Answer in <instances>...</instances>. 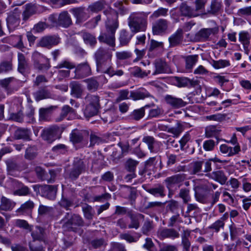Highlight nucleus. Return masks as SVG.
Segmentation results:
<instances>
[{"instance_id":"obj_12","label":"nucleus","mask_w":251,"mask_h":251,"mask_svg":"<svg viewBox=\"0 0 251 251\" xmlns=\"http://www.w3.org/2000/svg\"><path fill=\"white\" fill-rule=\"evenodd\" d=\"M75 78L80 79L91 75V69L87 62H85L77 65L75 70Z\"/></svg>"},{"instance_id":"obj_10","label":"nucleus","mask_w":251,"mask_h":251,"mask_svg":"<svg viewBox=\"0 0 251 251\" xmlns=\"http://www.w3.org/2000/svg\"><path fill=\"white\" fill-rule=\"evenodd\" d=\"M168 28V21L160 19L152 24V31L153 35H162L165 34Z\"/></svg>"},{"instance_id":"obj_13","label":"nucleus","mask_w":251,"mask_h":251,"mask_svg":"<svg viewBox=\"0 0 251 251\" xmlns=\"http://www.w3.org/2000/svg\"><path fill=\"white\" fill-rule=\"evenodd\" d=\"M59 42L60 38L56 35L45 36L40 40L38 46L50 48L53 46L57 45Z\"/></svg>"},{"instance_id":"obj_22","label":"nucleus","mask_w":251,"mask_h":251,"mask_svg":"<svg viewBox=\"0 0 251 251\" xmlns=\"http://www.w3.org/2000/svg\"><path fill=\"white\" fill-rule=\"evenodd\" d=\"M206 176L221 185L225 184L227 180V177L225 173L221 170L213 171L211 173L207 174Z\"/></svg>"},{"instance_id":"obj_38","label":"nucleus","mask_w":251,"mask_h":251,"mask_svg":"<svg viewBox=\"0 0 251 251\" xmlns=\"http://www.w3.org/2000/svg\"><path fill=\"white\" fill-rule=\"evenodd\" d=\"M149 105H146L139 109L134 110L129 115V117L134 120L139 121L143 118L145 114V109L146 107H149Z\"/></svg>"},{"instance_id":"obj_42","label":"nucleus","mask_w":251,"mask_h":251,"mask_svg":"<svg viewBox=\"0 0 251 251\" xmlns=\"http://www.w3.org/2000/svg\"><path fill=\"white\" fill-rule=\"evenodd\" d=\"M171 82L178 87H183L189 86L190 81L187 77L174 76L171 78Z\"/></svg>"},{"instance_id":"obj_11","label":"nucleus","mask_w":251,"mask_h":251,"mask_svg":"<svg viewBox=\"0 0 251 251\" xmlns=\"http://www.w3.org/2000/svg\"><path fill=\"white\" fill-rule=\"evenodd\" d=\"M187 175L185 174H178L167 177L165 180L167 188L170 190L175 185L178 184L180 187L181 183L186 178Z\"/></svg>"},{"instance_id":"obj_30","label":"nucleus","mask_w":251,"mask_h":251,"mask_svg":"<svg viewBox=\"0 0 251 251\" xmlns=\"http://www.w3.org/2000/svg\"><path fill=\"white\" fill-rule=\"evenodd\" d=\"M31 132L29 129L25 128H17L14 134V138L17 140L23 139L24 140H30Z\"/></svg>"},{"instance_id":"obj_18","label":"nucleus","mask_w":251,"mask_h":251,"mask_svg":"<svg viewBox=\"0 0 251 251\" xmlns=\"http://www.w3.org/2000/svg\"><path fill=\"white\" fill-rule=\"evenodd\" d=\"M153 65L155 68V71L152 74L153 75H155L157 74L167 73L170 71V69L167 63L165 61L161 59H156L153 62Z\"/></svg>"},{"instance_id":"obj_53","label":"nucleus","mask_w":251,"mask_h":251,"mask_svg":"<svg viewBox=\"0 0 251 251\" xmlns=\"http://www.w3.org/2000/svg\"><path fill=\"white\" fill-rule=\"evenodd\" d=\"M181 14L184 16L195 17L197 15L194 13L193 10L185 3H182L180 6Z\"/></svg>"},{"instance_id":"obj_19","label":"nucleus","mask_w":251,"mask_h":251,"mask_svg":"<svg viewBox=\"0 0 251 251\" xmlns=\"http://www.w3.org/2000/svg\"><path fill=\"white\" fill-rule=\"evenodd\" d=\"M142 141L147 145L150 152L156 153L159 151V147L161 143L156 141L152 136H144L142 139Z\"/></svg>"},{"instance_id":"obj_5","label":"nucleus","mask_w":251,"mask_h":251,"mask_svg":"<svg viewBox=\"0 0 251 251\" xmlns=\"http://www.w3.org/2000/svg\"><path fill=\"white\" fill-rule=\"evenodd\" d=\"M63 130L64 128L62 126H52L43 130L42 137L44 140L50 143L55 140L59 139Z\"/></svg>"},{"instance_id":"obj_64","label":"nucleus","mask_w":251,"mask_h":251,"mask_svg":"<svg viewBox=\"0 0 251 251\" xmlns=\"http://www.w3.org/2000/svg\"><path fill=\"white\" fill-rule=\"evenodd\" d=\"M211 64L215 69H218L228 66L230 63L226 60H219L218 61L213 60Z\"/></svg>"},{"instance_id":"obj_55","label":"nucleus","mask_w":251,"mask_h":251,"mask_svg":"<svg viewBox=\"0 0 251 251\" xmlns=\"http://www.w3.org/2000/svg\"><path fill=\"white\" fill-rule=\"evenodd\" d=\"M87 84V89L89 91L95 92L97 90L99 84L97 80L94 78L86 79L84 80Z\"/></svg>"},{"instance_id":"obj_34","label":"nucleus","mask_w":251,"mask_h":251,"mask_svg":"<svg viewBox=\"0 0 251 251\" xmlns=\"http://www.w3.org/2000/svg\"><path fill=\"white\" fill-rule=\"evenodd\" d=\"M8 174L14 176H18L17 173L21 171L20 166L14 161L7 160L6 162Z\"/></svg>"},{"instance_id":"obj_25","label":"nucleus","mask_w":251,"mask_h":251,"mask_svg":"<svg viewBox=\"0 0 251 251\" xmlns=\"http://www.w3.org/2000/svg\"><path fill=\"white\" fill-rule=\"evenodd\" d=\"M151 97L150 93L144 88H140L130 92L129 97L133 100H143Z\"/></svg>"},{"instance_id":"obj_26","label":"nucleus","mask_w":251,"mask_h":251,"mask_svg":"<svg viewBox=\"0 0 251 251\" xmlns=\"http://www.w3.org/2000/svg\"><path fill=\"white\" fill-rule=\"evenodd\" d=\"M105 8H106L105 10H113L109 7V4L105 0H99L90 5L88 7V9L93 12H98Z\"/></svg>"},{"instance_id":"obj_33","label":"nucleus","mask_w":251,"mask_h":251,"mask_svg":"<svg viewBox=\"0 0 251 251\" xmlns=\"http://www.w3.org/2000/svg\"><path fill=\"white\" fill-rule=\"evenodd\" d=\"M162 129L172 134L173 137H178L183 130V127L181 123L177 121L175 126L171 127L165 126V128H162Z\"/></svg>"},{"instance_id":"obj_61","label":"nucleus","mask_w":251,"mask_h":251,"mask_svg":"<svg viewBox=\"0 0 251 251\" xmlns=\"http://www.w3.org/2000/svg\"><path fill=\"white\" fill-rule=\"evenodd\" d=\"M222 2L220 0H212L210 5L209 13L215 14L221 9Z\"/></svg>"},{"instance_id":"obj_28","label":"nucleus","mask_w":251,"mask_h":251,"mask_svg":"<svg viewBox=\"0 0 251 251\" xmlns=\"http://www.w3.org/2000/svg\"><path fill=\"white\" fill-rule=\"evenodd\" d=\"M13 182L18 187L17 189L13 191L14 195L25 196L30 194V191L27 186L16 180H14Z\"/></svg>"},{"instance_id":"obj_9","label":"nucleus","mask_w":251,"mask_h":251,"mask_svg":"<svg viewBox=\"0 0 251 251\" xmlns=\"http://www.w3.org/2000/svg\"><path fill=\"white\" fill-rule=\"evenodd\" d=\"M37 187L38 191L41 195L50 200H54L56 198L57 193V187L55 186L45 185H36L34 186L35 191Z\"/></svg>"},{"instance_id":"obj_44","label":"nucleus","mask_w":251,"mask_h":251,"mask_svg":"<svg viewBox=\"0 0 251 251\" xmlns=\"http://www.w3.org/2000/svg\"><path fill=\"white\" fill-rule=\"evenodd\" d=\"M36 12V6L31 4H27L25 5V10L23 13V20L25 21L27 20L32 15Z\"/></svg>"},{"instance_id":"obj_15","label":"nucleus","mask_w":251,"mask_h":251,"mask_svg":"<svg viewBox=\"0 0 251 251\" xmlns=\"http://www.w3.org/2000/svg\"><path fill=\"white\" fill-rule=\"evenodd\" d=\"M218 32V28L216 27L202 28L195 34L194 39L196 41H205L212 34H215Z\"/></svg>"},{"instance_id":"obj_62","label":"nucleus","mask_w":251,"mask_h":251,"mask_svg":"<svg viewBox=\"0 0 251 251\" xmlns=\"http://www.w3.org/2000/svg\"><path fill=\"white\" fill-rule=\"evenodd\" d=\"M189 193V190L187 188H182L179 191V196L183 200V201L185 203L190 201L191 198Z\"/></svg>"},{"instance_id":"obj_8","label":"nucleus","mask_w":251,"mask_h":251,"mask_svg":"<svg viewBox=\"0 0 251 251\" xmlns=\"http://www.w3.org/2000/svg\"><path fill=\"white\" fill-rule=\"evenodd\" d=\"M112 56L111 53L108 50L102 48H99L95 52V57L97 64V70L100 69L101 67L104 66L105 62L110 59Z\"/></svg>"},{"instance_id":"obj_37","label":"nucleus","mask_w":251,"mask_h":251,"mask_svg":"<svg viewBox=\"0 0 251 251\" xmlns=\"http://www.w3.org/2000/svg\"><path fill=\"white\" fill-rule=\"evenodd\" d=\"M15 203L12 202L10 200L2 196L0 200V211H10L15 206Z\"/></svg>"},{"instance_id":"obj_31","label":"nucleus","mask_w":251,"mask_h":251,"mask_svg":"<svg viewBox=\"0 0 251 251\" xmlns=\"http://www.w3.org/2000/svg\"><path fill=\"white\" fill-rule=\"evenodd\" d=\"M71 12L76 19V23H81L87 18V13L85 11V8L83 7L73 8Z\"/></svg>"},{"instance_id":"obj_40","label":"nucleus","mask_w":251,"mask_h":251,"mask_svg":"<svg viewBox=\"0 0 251 251\" xmlns=\"http://www.w3.org/2000/svg\"><path fill=\"white\" fill-rule=\"evenodd\" d=\"M31 234L33 238V243L36 240H42L44 236V230L42 227L36 226L31 229Z\"/></svg>"},{"instance_id":"obj_27","label":"nucleus","mask_w":251,"mask_h":251,"mask_svg":"<svg viewBox=\"0 0 251 251\" xmlns=\"http://www.w3.org/2000/svg\"><path fill=\"white\" fill-rule=\"evenodd\" d=\"M251 39V35L247 31H242L239 33V40L243 45L245 52L247 54L250 52L249 46Z\"/></svg>"},{"instance_id":"obj_7","label":"nucleus","mask_w":251,"mask_h":251,"mask_svg":"<svg viewBox=\"0 0 251 251\" xmlns=\"http://www.w3.org/2000/svg\"><path fill=\"white\" fill-rule=\"evenodd\" d=\"M21 11L16 8L13 11L9 12L6 18L7 26L9 31L14 30L20 23Z\"/></svg>"},{"instance_id":"obj_3","label":"nucleus","mask_w":251,"mask_h":251,"mask_svg":"<svg viewBox=\"0 0 251 251\" xmlns=\"http://www.w3.org/2000/svg\"><path fill=\"white\" fill-rule=\"evenodd\" d=\"M85 100L87 104L83 113L85 117L89 119L98 114L100 106V98L96 95L88 94L85 97Z\"/></svg>"},{"instance_id":"obj_50","label":"nucleus","mask_w":251,"mask_h":251,"mask_svg":"<svg viewBox=\"0 0 251 251\" xmlns=\"http://www.w3.org/2000/svg\"><path fill=\"white\" fill-rule=\"evenodd\" d=\"M130 72L134 76L143 78L147 76L151 73V71L149 70L146 72L142 71L140 67L136 66L130 68Z\"/></svg>"},{"instance_id":"obj_54","label":"nucleus","mask_w":251,"mask_h":251,"mask_svg":"<svg viewBox=\"0 0 251 251\" xmlns=\"http://www.w3.org/2000/svg\"><path fill=\"white\" fill-rule=\"evenodd\" d=\"M69 113L75 114V109L70 107L68 105L64 106L61 109V112L60 116L56 119V121L60 122L64 119Z\"/></svg>"},{"instance_id":"obj_39","label":"nucleus","mask_w":251,"mask_h":251,"mask_svg":"<svg viewBox=\"0 0 251 251\" xmlns=\"http://www.w3.org/2000/svg\"><path fill=\"white\" fill-rule=\"evenodd\" d=\"M18 70L19 72L23 74L25 69L28 67V63L25 55L22 53L18 54Z\"/></svg>"},{"instance_id":"obj_2","label":"nucleus","mask_w":251,"mask_h":251,"mask_svg":"<svg viewBox=\"0 0 251 251\" xmlns=\"http://www.w3.org/2000/svg\"><path fill=\"white\" fill-rule=\"evenodd\" d=\"M150 13H132L128 18V25L133 33L146 30L148 25L147 19Z\"/></svg>"},{"instance_id":"obj_45","label":"nucleus","mask_w":251,"mask_h":251,"mask_svg":"<svg viewBox=\"0 0 251 251\" xmlns=\"http://www.w3.org/2000/svg\"><path fill=\"white\" fill-rule=\"evenodd\" d=\"M146 191L151 194L155 196H160L161 197H164L165 196V188L161 185H158L156 187L147 189L146 190Z\"/></svg>"},{"instance_id":"obj_23","label":"nucleus","mask_w":251,"mask_h":251,"mask_svg":"<svg viewBox=\"0 0 251 251\" xmlns=\"http://www.w3.org/2000/svg\"><path fill=\"white\" fill-rule=\"evenodd\" d=\"M195 197L196 200L202 203H205L207 201V195L204 193L207 191L206 187L204 185L196 186L194 189Z\"/></svg>"},{"instance_id":"obj_21","label":"nucleus","mask_w":251,"mask_h":251,"mask_svg":"<svg viewBox=\"0 0 251 251\" xmlns=\"http://www.w3.org/2000/svg\"><path fill=\"white\" fill-rule=\"evenodd\" d=\"M158 235L161 239L171 238L174 239L179 237V233L174 228H164L158 231Z\"/></svg>"},{"instance_id":"obj_35","label":"nucleus","mask_w":251,"mask_h":251,"mask_svg":"<svg viewBox=\"0 0 251 251\" xmlns=\"http://www.w3.org/2000/svg\"><path fill=\"white\" fill-rule=\"evenodd\" d=\"M97 70L98 72L107 74L110 77H112L114 75L121 76L124 75V72L123 70H115L111 66H109L107 68H105L104 66H103L102 67H101L100 69H98Z\"/></svg>"},{"instance_id":"obj_24","label":"nucleus","mask_w":251,"mask_h":251,"mask_svg":"<svg viewBox=\"0 0 251 251\" xmlns=\"http://www.w3.org/2000/svg\"><path fill=\"white\" fill-rule=\"evenodd\" d=\"M57 23L58 25L67 28L72 25V21L70 15L67 11L60 13L58 17Z\"/></svg>"},{"instance_id":"obj_41","label":"nucleus","mask_w":251,"mask_h":251,"mask_svg":"<svg viewBox=\"0 0 251 251\" xmlns=\"http://www.w3.org/2000/svg\"><path fill=\"white\" fill-rule=\"evenodd\" d=\"M34 96L36 101H39L43 99H48L50 97V92L46 87L40 89L34 93Z\"/></svg>"},{"instance_id":"obj_6","label":"nucleus","mask_w":251,"mask_h":251,"mask_svg":"<svg viewBox=\"0 0 251 251\" xmlns=\"http://www.w3.org/2000/svg\"><path fill=\"white\" fill-rule=\"evenodd\" d=\"M86 166V161L78 157L75 158L73 167L69 174L70 178L72 179L77 178L79 176L85 171Z\"/></svg>"},{"instance_id":"obj_29","label":"nucleus","mask_w":251,"mask_h":251,"mask_svg":"<svg viewBox=\"0 0 251 251\" xmlns=\"http://www.w3.org/2000/svg\"><path fill=\"white\" fill-rule=\"evenodd\" d=\"M70 87L71 89V94L76 98L81 97L83 92L82 85L77 81H72L70 84Z\"/></svg>"},{"instance_id":"obj_43","label":"nucleus","mask_w":251,"mask_h":251,"mask_svg":"<svg viewBox=\"0 0 251 251\" xmlns=\"http://www.w3.org/2000/svg\"><path fill=\"white\" fill-rule=\"evenodd\" d=\"M105 166L103 157L99 154L94 159L92 167L95 171H99L103 168Z\"/></svg>"},{"instance_id":"obj_20","label":"nucleus","mask_w":251,"mask_h":251,"mask_svg":"<svg viewBox=\"0 0 251 251\" xmlns=\"http://www.w3.org/2000/svg\"><path fill=\"white\" fill-rule=\"evenodd\" d=\"M183 38V32L181 28H178L169 38L170 47H173L180 44Z\"/></svg>"},{"instance_id":"obj_16","label":"nucleus","mask_w":251,"mask_h":251,"mask_svg":"<svg viewBox=\"0 0 251 251\" xmlns=\"http://www.w3.org/2000/svg\"><path fill=\"white\" fill-rule=\"evenodd\" d=\"M127 216L130 219V223L128 225V228L137 229L140 227V222L143 220L144 215L139 213H133L130 210L127 212Z\"/></svg>"},{"instance_id":"obj_36","label":"nucleus","mask_w":251,"mask_h":251,"mask_svg":"<svg viewBox=\"0 0 251 251\" xmlns=\"http://www.w3.org/2000/svg\"><path fill=\"white\" fill-rule=\"evenodd\" d=\"M80 34L86 45L93 47L97 44V39L93 34L85 31L81 32Z\"/></svg>"},{"instance_id":"obj_4","label":"nucleus","mask_w":251,"mask_h":251,"mask_svg":"<svg viewBox=\"0 0 251 251\" xmlns=\"http://www.w3.org/2000/svg\"><path fill=\"white\" fill-rule=\"evenodd\" d=\"M61 222L63 223V227L68 230L75 231V226H84V221L82 217L75 214L67 213Z\"/></svg>"},{"instance_id":"obj_47","label":"nucleus","mask_w":251,"mask_h":251,"mask_svg":"<svg viewBox=\"0 0 251 251\" xmlns=\"http://www.w3.org/2000/svg\"><path fill=\"white\" fill-rule=\"evenodd\" d=\"M84 132L77 130H74L70 135V141L73 144L80 143L83 139V133Z\"/></svg>"},{"instance_id":"obj_63","label":"nucleus","mask_w":251,"mask_h":251,"mask_svg":"<svg viewBox=\"0 0 251 251\" xmlns=\"http://www.w3.org/2000/svg\"><path fill=\"white\" fill-rule=\"evenodd\" d=\"M140 237V235L138 237H134L127 233H122L120 235V239L125 240L129 243L136 242Z\"/></svg>"},{"instance_id":"obj_49","label":"nucleus","mask_w":251,"mask_h":251,"mask_svg":"<svg viewBox=\"0 0 251 251\" xmlns=\"http://www.w3.org/2000/svg\"><path fill=\"white\" fill-rule=\"evenodd\" d=\"M107 243L103 238H95L90 242V245L94 249H100L105 248Z\"/></svg>"},{"instance_id":"obj_46","label":"nucleus","mask_w":251,"mask_h":251,"mask_svg":"<svg viewBox=\"0 0 251 251\" xmlns=\"http://www.w3.org/2000/svg\"><path fill=\"white\" fill-rule=\"evenodd\" d=\"M13 69L12 58H9L6 60H3L0 63V73H7Z\"/></svg>"},{"instance_id":"obj_17","label":"nucleus","mask_w":251,"mask_h":251,"mask_svg":"<svg viewBox=\"0 0 251 251\" xmlns=\"http://www.w3.org/2000/svg\"><path fill=\"white\" fill-rule=\"evenodd\" d=\"M164 100L167 104L174 108L184 107L187 104V102L182 99L176 98L171 95L165 96Z\"/></svg>"},{"instance_id":"obj_58","label":"nucleus","mask_w":251,"mask_h":251,"mask_svg":"<svg viewBox=\"0 0 251 251\" xmlns=\"http://www.w3.org/2000/svg\"><path fill=\"white\" fill-rule=\"evenodd\" d=\"M138 164V161L129 158L126 162L125 168L129 172H134Z\"/></svg>"},{"instance_id":"obj_52","label":"nucleus","mask_w":251,"mask_h":251,"mask_svg":"<svg viewBox=\"0 0 251 251\" xmlns=\"http://www.w3.org/2000/svg\"><path fill=\"white\" fill-rule=\"evenodd\" d=\"M82 210L83 212L84 217L88 220L93 219L95 214V211L91 206L84 204L82 205Z\"/></svg>"},{"instance_id":"obj_56","label":"nucleus","mask_w":251,"mask_h":251,"mask_svg":"<svg viewBox=\"0 0 251 251\" xmlns=\"http://www.w3.org/2000/svg\"><path fill=\"white\" fill-rule=\"evenodd\" d=\"M34 206V202L31 201L29 200L22 204L20 207L17 209V212L21 214H23L25 212L33 209Z\"/></svg>"},{"instance_id":"obj_1","label":"nucleus","mask_w":251,"mask_h":251,"mask_svg":"<svg viewBox=\"0 0 251 251\" xmlns=\"http://www.w3.org/2000/svg\"><path fill=\"white\" fill-rule=\"evenodd\" d=\"M107 16L105 22V32L101 33L98 37L99 41L114 47L115 46V32L119 27L118 14L114 10L109 9L103 11Z\"/></svg>"},{"instance_id":"obj_32","label":"nucleus","mask_w":251,"mask_h":251,"mask_svg":"<svg viewBox=\"0 0 251 251\" xmlns=\"http://www.w3.org/2000/svg\"><path fill=\"white\" fill-rule=\"evenodd\" d=\"M133 34L126 29H122L119 32V40L122 46H126L130 41Z\"/></svg>"},{"instance_id":"obj_14","label":"nucleus","mask_w":251,"mask_h":251,"mask_svg":"<svg viewBox=\"0 0 251 251\" xmlns=\"http://www.w3.org/2000/svg\"><path fill=\"white\" fill-rule=\"evenodd\" d=\"M75 67V65L68 60H63L57 64L55 67L56 69H61L66 68L67 70H59L57 73L58 75L61 77H66L69 76L70 73V69Z\"/></svg>"},{"instance_id":"obj_59","label":"nucleus","mask_w":251,"mask_h":251,"mask_svg":"<svg viewBox=\"0 0 251 251\" xmlns=\"http://www.w3.org/2000/svg\"><path fill=\"white\" fill-rule=\"evenodd\" d=\"M37 149L35 147H29L26 149L25 157L28 160H32L37 156Z\"/></svg>"},{"instance_id":"obj_60","label":"nucleus","mask_w":251,"mask_h":251,"mask_svg":"<svg viewBox=\"0 0 251 251\" xmlns=\"http://www.w3.org/2000/svg\"><path fill=\"white\" fill-rule=\"evenodd\" d=\"M198 55H190L186 59V68L187 69L191 70L198 61Z\"/></svg>"},{"instance_id":"obj_48","label":"nucleus","mask_w":251,"mask_h":251,"mask_svg":"<svg viewBox=\"0 0 251 251\" xmlns=\"http://www.w3.org/2000/svg\"><path fill=\"white\" fill-rule=\"evenodd\" d=\"M203 164L202 161H196L190 164V174L191 175H200Z\"/></svg>"},{"instance_id":"obj_51","label":"nucleus","mask_w":251,"mask_h":251,"mask_svg":"<svg viewBox=\"0 0 251 251\" xmlns=\"http://www.w3.org/2000/svg\"><path fill=\"white\" fill-rule=\"evenodd\" d=\"M16 81V79L13 77H8L0 80V85L4 88L6 91L7 94H9L12 92L9 85Z\"/></svg>"},{"instance_id":"obj_57","label":"nucleus","mask_w":251,"mask_h":251,"mask_svg":"<svg viewBox=\"0 0 251 251\" xmlns=\"http://www.w3.org/2000/svg\"><path fill=\"white\" fill-rule=\"evenodd\" d=\"M56 106H50L47 108H42L39 110L40 119L41 120H46L49 114L55 108Z\"/></svg>"}]
</instances>
